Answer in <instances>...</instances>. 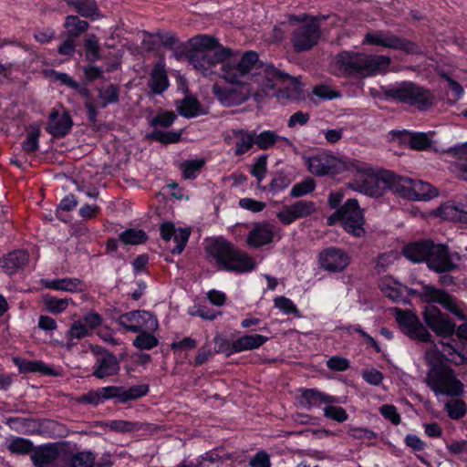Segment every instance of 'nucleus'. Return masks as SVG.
Returning <instances> with one entry per match:
<instances>
[{
    "instance_id": "56",
    "label": "nucleus",
    "mask_w": 467,
    "mask_h": 467,
    "mask_svg": "<svg viewBox=\"0 0 467 467\" xmlns=\"http://www.w3.org/2000/svg\"><path fill=\"white\" fill-rule=\"evenodd\" d=\"M324 415L337 422H343L348 419V414L343 408L332 405L324 408Z\"/></svg>"
},
{
    "instance_id": "59",
    "label": "nucleus",
    "mask_w": 467,
    "mask_h": 467,
    "mask_svg": "<svg viewBox=\"0 0 467 467\" xmlns=\"http://www.w3.org/2000/svg\"><path fill=\"white\" fill-rule=\"evenodd\" d=\"M88 335V330L86 326L80 322L76 321L72 324L70 329L67 332V337L72 338H83Z\"/></svg>"
},
{
    "instance_id": "2",
    "label": "nucleus",
    "mask_w": 467,
    "mask_h": 467,
    "mask_svg": "<svg viewBox=\"0 0 467 467\" xmlns=\"http://www.w3.org/2000/svg\"><path fill=\"white\" fill-rule=\"evenodd\" d=\"M187 57L203 76L217 73V67L221 65V77L226 81H236L256 60V52L246 51L240 56L229 47H220L218 51H191Z\"/></svg>"
},
{
    "instance_id": "7",
    "label": "nucleus",
    "mask_w": 467,
    "mask_h": 467,
    "mask_svg": "<svg viewBox=\"0 0 467 467\" xmlns=\"http://www.w3.org/2000/svg\"><path fill=\"white\" fill-rule=\"evenodd\" d=\"M425 382L436 395L461 397L464 393V384L450 366L429 369Z\"/></svg>"
},
{
    "instance_id": "33",
    "label": "nucleus",
    "mask_w": 467,
    "mask_h": 467,
    "mask_svg": "<svg viewBox=\"0 0 467 467\" xmlns=\"http://www.w3.org/2000/svg\"><path fill=\"white\" fill-rule=\"evenodd\" d=\"M64 27L68 37L77 38L88 31L89 24L76 15H68L65 17Z\"/></svg>"
},
{
    "instance_id": "38",
    "label": "nucleus",
    "mask_w": 467,
    "mask_h": 467,
    "mask_svg": "<svg viewBox=\"0 0 467 467\" xmlns=\"http://www.w3.org/2000/svg\"><path fill=\"white\" fill-rule=\"evenodd\" d=\"M14 363L19 368L21 372H36L39 371L46 375H52V369L39 361H26L20 358H14Z\"/></svg>"
},
{
    "instance_id": "27",
    "label": "nucleus",
    "mask_w": 467,
    "mask_h": 467,
    "mask_svg": "<svg viewBox=\"0 0 467 467\" xmlns=\"http://www.w3.org/2000/svg\"><path fill=\"white\" fill-rule=\"evenodd\" d=\"M427 290L430 291L429 295L433 302L442 305L447 310L454 314L458 318L462 320L466 319L464 314L460 311L453 298L448 293L442 290L435 289L433 287H427Z\"/></svg>"
},
{
    "instance_id": "6",
    "label": "nucleus",
    "mask_w": 467,
    "mask_h": 467,
    "mask_svg": "<svg viewBox=\"0 0 467 467\" xmlns=\"http://www.w3.org/2000/svg\"><path fill=\"white\" fill-rule=\"evenodd\" d=\"M288 20L299 24L291 33L290 40L295 52H307L318 44L322 31L317 17L306 14L300 16L290 15Z\"/></svg>"
},
{
    "instance_id": "53",
    "label": "nucleus",
    "mask_w": 467,
    "mask_h": 467,
    "mask_svg": "<svg viewBox=\"0 0 467 467\" xmlns=\"http://www.w3.org/2000/svg\"><path fill=\"white\" fill-rule=\"evenodd\" d=\"M95 457L91 452L81 451L72 455L71 467H93Z\"/></svg>"
},
{
    "instance_id": "20",
    "label": "nucleus",
    "mask_w": 467,
    "mask_h": 467,
    "mask_svg": "<svg viewBox=\"0 0 467 467\" xmlns=\"http://www.w3.org/2000/svg\"><path fill=\"white\" fill-rule=\"evenodd\" d=\"M73 125L70 115L64 111L59 115L58 110L53 109L49 115L47 130L55 138L66 136Z\"/></svg>"
},
{
    "instance_id": "15",
    "label": "nucleus",
    "mask_w": 467,
    "mask_h": 467,
    "mask_svg": "<svg viewBox=\"0 0 467 467\" xmlns=\"http://www.w3.org/2000/svg\"><path fill=\"white\" fill-rule=\"evenodd\" d=\"M317 209L316 203L308 200H300L290 205H285L276 213L279 221L285 224H291L297 219L307 217L315 213Z\"/></svg>"
},
{
    "instance_id": "44",
    "label": "nucleus",
    "mask_w": 467,
    "mask_h": 467,
    "mask_svg": "<svg viewBox=\"0 0 467 467\" xmlns=\"http://www.w3.org/2000/svg\"><path fill=\"white\" fill-rule=\"evenodd\" d=\"M149 392V386L147 384H140L124 389L121 387L120 402L125 403L130 400H137L145 396Z\"/></svg>"
},
{
    "instance_id": "37",
    "label": "nucleus",
    "mask_w": 467,
    "mask_h": 467,
    "mask_svg": "<svg viewBox=\"0 0 467 467\" xmlns=\"http://www.w3.org/2000/svg\"><path fill=\"white\" fill-rule=\"evenodd\" d=\"M302 398L308 407L318 406L323 403H335L337 401L335 397L324 394L317 389L302 390Z\"/></svg>"
},
{
    "instance_id": "40",
    "label": "nucleus",
    "mask_w": 467,
    "mask_h": 467,
    "mask_svg": "<svg viewBox=\"0 0 467 467\" xmlns=\"http://www.w3.org/2000/svg\"><path fill=\"white\" fill-rule=\"evenodd\" d=\"M119 240L124 244L137 245L145 243L148 236L143 230L140 229H128L119 234Z\"/></svg>"
},
{
    "instance_id": "13",
    "label": "nucleus",
    "mask_w": 467,
    "mask_h": 467,
    "mask_svg": "<svg viewBox=\"0 0 467 467\" xmlns=\"http://www.w3.org/2000/svg\"><path fill=\"white\" fill-rule=\"evenodd\" d=\"M91 351L97 357L94 377L104 379L119 373V363L115 355L99 346H91Z\"/></svg>"
},
{
    "instance_id": "14",
    "label": "nucleus",
    "mask_w": 467,
    "mask_h": 467,
    "mask_svg": "<svg viewBox=\"0 0 467 467\" xmlns=\"http://www.w3.org/2000/svg\"><path fill=\"white\" fill-rule=\"evenodd\" d=\"M423 319L427 326L437 335L441 337H450L455 332V323H453L446 314H443L434 306H427Z\"/></svg>"
},
{
    "instance_id": "18",
    "label": "nucleus",
    "mask_w": 467,
    "mask_h": 467,
    "mask_svg": "<svg viewBox=\"0 0 467 467\" xmlns=\"http://www.w3.org/2000/svg\"><path fill=\"white\" fill-rule=\"evenodd\" d=\"M308 171L316 176L333 173L337 169V160L328 154L320 153L311 157H304Z\"/></svg>"
},
{
    "instance_id": "61",
    "label": "nucleus",
    "mask_w": 467,
    "mask_h": 467,
    "mask_svg": "<svg viewBox=\"0 0 467 467\" xmlns=\"http://www.w3.org/2000/svg\"><path fill=\"white\" fill-rule=\"evenodd\" d=\"M451 151H452L459 158L456 163V168L458 170L460 178L467 181V153L458 152L456 148L451 150Z\"/></svg>"
},
{
    "instance_id": "29",
    "label": "nucleus",
    "mask_w": 467,
    "mask_h": 467,
    "mask_svg": "<svg viewBox=\"0 0 467 467\" xmlns=\"http://www.w3.org/2000/svg\"><path fill=\"white\" fill-rule=\"evenodd\" d=\"M154 94L162 93L168 87V77L164 67L157 64L150 72L148 83Z\"/></svg>"
},
{
    "instance_id": "30",
    "label": "nucleus",
    "mask_w": 467,
    "mask_h": 467,
    "mask_svg": "<svg viewBox=\"0 0 467 467\" xmlns=\"http://www.w3.org/2000/svg\"><path fill=\"white\" fill-rule=\"evenodd\" d=\"M45 286L49 289L67 291V292H81L85 289L84 282L78 278H62L52 281H46Z\"/></svg>"
},
{
    "instance_id": "16",
    "label": "nucleus",
    "mask_w": 467,
    "mask_h": 467,
    "mask_svg": "<svg viewBox=\"0 0 467 467\" xmlns=\"http://www.w3.org/2000/svg\"><path fill=\"white\" fill-rule=\"evenodd\" d=\"M319 263L327 271L341 272L349 264V258L343 250L330 247L320 253Z\"/></svg>"
},
{
    "instance_id": "8",
    "label": "nucleus",
    "mask_w": 467,
    "mask_h": 467,
    "mask_svg": "<svg viewBox=\"0 0 467 467\" xmlns=\"http://www.w3.org/2000/svg\"><path fill=\"white\" fill-rule=\"evenodd\" d=\"M341 226L346 232L355 237H361L365 234L363 227L365 219L356 199H348L340 208Z\"/></svg>"
},
{
    "instance_id": "1",
    "label": "nucleus",
    "mask_w": 467,
    "mask_h": 467,
    "mask_svg": "<svg viewBox=\"0 0 467 467\" xmlns=\"http://www.w3.org/2000/svg\"><path fill=\"white\" fill-rule=\"evenodd\" d=\"M228 82L237 87L226 88L214 84L213 93L223 106L233 107L244 103L250 97L260 100L274 94L278 84L290 82L296 85L298 79L272 64L260 61L256 53V60L249 65L247 72L239 76L236 81Z\"/></svg>"
},
{
    "instance_id": "47",
    "label": "nucleus",
    "mask_w": 467,
    "mask_h": 467,
    "mask_svg": "<svg viewBox=\"0 0 467 467\" xmlns=\"http://www.w3.org/2000/svg\"><path fill=\"white\" fill-rule=\"evenodd\" d=\"M204 166L203 160H193V161H186L181 164V169L182 170V176L184 179H194L196 174L201 171V169Z\"/></svg>"
},
{
    "instance_id": "11",
    "label": "nucleus",
    "mask_w": 467,
    "mask_h": 467,
    "mask_svg": "<svg viewBox=\"0 0 467 467\" xmlns=\"http://www.w3.org/2000/svg\"><path fill=\"white\" fill-rule=\"evenodd\" d=\"M348 186L359 192L369 196H380L387 189L386 174L378 176L373 173L358 171L353 182Z\"/></svg>"
},
{
    "instance_id": "48",
    "label": "nucleus",
    "mask_w": 467,
    "mask_h": 467,
    "mask_svg": "<svg viewBox=\"0 0 467 467\" xmlns=\"http://www.w3.org/2000/svg\"><path fill=\"white\" fill-rule=\"evenodd\" d=\"M44 303L46 305L47 309L54 314H59L66 310L68 306L69 300L68 299H58L51 296H44Z\"/></svg>"
},
{
    "instance_id": "57",
    "label": "nucleus",
    "mask_w": 467,
    "mask_h": 467,
    "mask_svg": "<svg viewBox=\"0 0 467 467\" xmlns=\"http://www.w3.org/2000/svg\"><path fill=\"white\" fill-rule=\"evenodd\" d=\"M40 130L35 129L28 132L26 140L23 142L22 148L26 152H35L38 149V138Z\"/></svg>"
},
{
    "instance_id": "10",
    "label": "nucleus",
    "mask_w": 467,
    "mask_h": 467,
    "mask_svg": "<svg viewBox=\"0 0 467 467\" xmlns=\"http://www.w3.org/2000/svg\"><path fill=\"white\" fill-rule=\"evenodd\" d=\"M396 321L405 333L411 338H417L422 342H431V335L420 323L418 317L409 310L393 308Z\"/></svg>"
},
{
    "instance_id": "54",
    "label": "nucleus",
    "mask_w": 467,
    "mask_h": 467,
    "mask_svg": "<svg viewBox=\"0 0 467 467\" xmlns=\"http://www.w3.org/2000/svg\"><path fill=\"white\" fill-rule=\"evenodd\" d=\"M177 116L173 111H164L158 113L152 119L150 120V125L154 128L161 127V128H169L176 119Z\"/></svg>"
},
{
    "instance_id": "50",
    "label": "nucleus",
    "mask_w": 467,
    "mask_h": 467,
    "mask_svg": "<svg viewBox=\"0 0 467 467\" xmlns=\"http://www.w3.org/2000/svg\"><path fill=\"white\" fill-rule=\"evenodd\" d=\"M8 450L12 453L27 454L33 450V443L24 438H16L9 443Z\"/></svg>"
},
{
    "instance_id": "31",
    "label": "nucleus",
    "mask_w": 467,
    "mask_h": 467,
    "mask_svg": "<svg viewBox=\"0 0 467 467\" xmlns=\"http://www.w3.org/2000/svg\"><path fill=\"white\" fill-rule=\"evenodd\" d=\"M385 40L384 47L401 50L407 54H416L420 52V47L416 43L396 35L388 33Z\"/></svg>"
},
{
    "instance_id": "39",
    "label": "nucleus",
    "mask_w": 467,
    "mask_h": 467,
    "mask_svg": "<svg viewBox=\"0 0 467 467\" xmlns=\"http://www.w3.org/2000/svg\"><path fill=\"white\" fill-rule=\"evenodd\" d=\"M99 99L101 100L100 108L104 109L109 104H115L119 99V88L118 85L110 84L105 88H99Z\"/></svg>"
},
{
    "instance_id": "24",
    "label": "nucleus",
    "mask_w": 467,
    "mask_h": 467,
    "mask_svg": "<svg viewBox=\"0 0 467 467\" xmlns=\"http://www.w3.org/2000/svg\"><path fill=\"white\" fill-rule=\"evenodd\" d=\"M387 188L394 193L410 200L413 180L407 177L396 175L394 173L386 174Z\"/></svg>"
},
{
    "instance_id": "62",
    "label": "nucleus",
    "mask_w": 467,
    "mask_h": 467,
    "mask_svg": "<svg viewBox=\"0 0 467 467\" xmlns=\"http://www.w3.org/2000/svg\"><path fill=\"white\" fill-rule=\"evenodd\" d=\"M239 205L246 210L254 213L261 212L265 209V203L260 201H256L251 198H243L239 201Z\"/></svg>"
},
{
    "instance_id": "63",
    "label": "nucleus",
    "mask_w": 467,
    "mask_h": 467,
    "mask_svg": "<svg viewBox=\"0 0 467 467\" xmlns=\"http://www.w3.org/2000/svg\"><path fill=\"white\" fill-rule=\"evenodd\" d=\"M328 368L334 371H344L348 368L349 361L340 357H332L327 361Z\"/></svg>"
},
{
    "instance_id": "51",
    "label": "nucleus",
    "mask_w": 467,
    "mask_h": 467,
    "mask_svg": "<svg viewBox=\"0 0 467 467\" xmlns=\"http://www.w3.org/2000/svg\"><path fill=\"white\" fill-rule=\"evenodd\" d=\"M315 181L311 178L306 179L305 181L295 184L291 190V196L298 198L312 192L315 190Z\"/></svg>"
},
{
    "instance_id": "42",
    "label": "nucleus",
    "mask_w": 467,
    "mask_h": 467,
    "mask_svg": "<svg viewBox=\"0 0 467 467\" xmlns=\"http://www.w3.org/2000/svg\"><path fill=\"white\" fill-rule=\"evenodd\" d=\"M431 343L432 344L431 348L425 352V359L427 364L430 366V369L446 366L443 364L444 360L447 359L445 354L438 349L436 344H434L432 340Z\"/></svg>"
},
{
    "instance_id": "35",
    "label": "nucleus",
    "mask_w": 467,
    "mask_h": 467,
    "mask_svg": "<svg viewBox=\"0 0 467 467\" xmlns=\"http://www.w3.org/2000/svg\"><path fill=\"white\" fill-rule=\"evenodd\" d=\"M437 195V190L430 183L413 180L410 200L427 201Z\"/></svg>"
},
{
    "instance_id": "23",
    "label": "nucleus",
    "mask_w": 467,
    "mask_h": 467,
    "mask_svg": "<svg viewBox=\"0 0 467 467\" xmlns=\"http://www.w3.org/2000/svg\"><path fill=\"white\" fill-rule=\"evenodd\" d=\"M29 260V254L25 250L10 252L0 260V267L5 273L12 275L21 268H24Z\"/></svg>"
},
{
    "instance_id": "12",
    "label": "nucleus",
    "mask_w": 467,
    "mask_h": 467,
    "mask_svg": "<svg viewBox=\"0 0 467 467\" xmlns=\"http://www.w3.org/2000/svg\"><path fill=\"white\" fill-rule=\"evenodd\" d=\"M454 259L459 260L460 257L457 254H449L447 245L433 243L427 265L438 273L449 272L457 268Z\"/></svg>"
},
{
    "instance_id": "26",
    "label": "nucleus",
    "mask_w": 467,
    "mask_h": 467,
    "mask_svg": "<svg viewBox=\"0 0 467 467\" xmlns=\"http://www.w3.org/2000/svg\"><path fill=\"white\" fill-rule=\"evenodd\" d=\"M427 290L430 291L429 295L433 302L442 305L447 310L454 314L458 318L462 320L466 319L464 314L460 311L453 298L448 293L442 290L435 289L433 287H427Z\"/></svg>"
},
{
    "instance_id": "19",
    "label": "nucleus",
    "mask_w": 467,
    "mask_h": 467,
    "mask_svg": "<svg viewBox=\"0 0 467 467\" xmlns=\"http://www.w3.org/2000/svg\"><path fill=\"white\" fill-rule=\"evenodd\" d=\"M273 238L274 226L268 223H257L249 232L246 243L250 247L259 248L270 244Z\"/></svg>"
},
{
    "instance_id": "43",
    "label": "nucleus",
    "mask_w": 467,
    "mask_h": 467,
    "mask_svg": "<svg viewBox=\"0 0 467 467\" xmlns=\"http://www.w3.org/2000/svg\"><path fill=\"white\" fill-rule=\"evenodd\" d=\"M154 331L140 332L133 341V346L140 350L151 349L158 346V338L152 335Z\"/></svg>"
},
{
    "instance_id": "21",
    "label": "nucleus",
    "mask_w": 467,
    "mask_h": 467,
    "mask_svg": "<svg viewBox=\"0 0 467 467\" xmlns=\"http://www.w3.org/2000/svg\"><path fill=\"white\" fill-rule=\"evenodd\" d=\"M232 138L236 139L234 154L241 156L249 151L254 145V131L249 132L245 130H233L232 134H227L224 137L226 143H230Z\"/></svg>"
},
{
    "instance_id": "4",
    "label": "nucleus",
    "mask_w": 467,
    "mask_h": 467,
    "mask_svg": "<svg viewBox=\"0 0 467 467\" xmlns=\"http://www.w3.org/2000/svg\"><path fill=\"white\" fill-rule=\"evenodd\" d=\"M205 251L210 260H214L220 268L227 271L244 273L255 266L254 260L245 252L223 238L211 240Z\"/></svg>"
},
{
    "instance_id": "17",
    "label": "nucleus",
    "mask_w": 467,
    "mask_h": 467,
    "mask_svg": "<svg viewBox=\"0 0 467 467\" xmlns=\"http://www.w3.org/2000/svg\"><path fill=\"white\" fill-rule=\"evenodd\" d=\"M160 231L161 238L164 241L169 242L173 239L177 244L171 250L172 254H181L183 251L191 234L189 228H181L176 230L171 222L163 223L160 227Z\"/></svg>"
},
{
    "instance_id": "22",
    "label": "nucleus",
    "mask_w": 467,
    "mask_h": 467,
    "mask_svg": "<svg viewBox=\"0 0 467 467\" xmlns=\"http://www.w3.org/2000/svg\"><path fill=\"white\" fill-rule=\"evenodd\" d=\"M433 241L423 240L407 244L403 249L404 255L414 263L428 261Z\"/></svg>"
},
{
    "instance_id": "9",
    "label": "nucleus",
    "mask_w": 467,
    "mask_h": 467,
    "mask_svg": "<svg viewBox=\"0 0 467 467\" xmlns=\"http://www.w3.org/2000/svg\"><path fill=\"white\" fill-rule=\"evenodd\" d=\"M118 324L125 330L134 333L156 331L159 327L156 317L144 310H133L121 315L118 319Z\"/></svg>"
},
{
    "instance_id": "28",
    "label": "nucleus",
    "mask_w": 467,
    "mask_h": 467,
    "mask_svg": "<svg viewBox=\"0 0 467 467\" xmlns=\"http://www.w3.org/2000/svg\"><path fill=\"white\" fill-rule=\"evenodd\" d=\"M427 290L430 291L429 295L433 302L442 305L447 310L454 314L458 318L462 320L466 319L464 314L460 311L453 298L448 293L442 290L435 289L433 287H427Z\"/></svg>"
},
{
    "instance_id": "60",
    "label": "nucleus",
    "mask_w": 467,
    "mask_h": 467,
    "mask_svg": "<svg viewBox=\"0 0 467 467\" xmlns=\"http://www.w3.org/2000/svg\"><path fill=\"white\" fill-rule=\"evenodd\" d=\"M249 465L251 467H271L270 455L264 451H260L250 459Z\"/></svg>"
},
{
    "instance_id": "52",
    "label": "nucleus",
    "mask_w": 467,
    "mask_h": 467,
    "mask_svg": "<svg viewBox=\"0 0 467 467\" xmlns=\"http://www.w3.org/2000/svg\"><path fill=\"white\" fill-rule=\"evenodd\" d=\"M182 132L180 131H161L155 130L150 137L157 141L164 144L175 143L181 140Z\"/></svg>"
},
{
    "instance_id": "34",
    "label": "nucleus",
    "mask_w": 467,
    "mask_h": 467,
    "mask_svg": "<svg viewBox=\"0 0 467 467\" xmlns=\"http://www.w3.org/2000/svg\"><path fill=\"white\" fill-rule=\"evenodd\" d=\"M266 341L267 337L259 334L245 335L234 341V350L241 352L255 349Z\"/></svg>"
},
{
    "instance_id": "32",
    "label": "nucleus",
    "mask_w": 467,
    "mask_h": 467,
    "mask_svg": "<svg viewBox=\"0 0 467 467\" xmlns=\"http://www.w3.org/2000/svg\"><path fill=\"white\" fill-rule=\"evenodd\" d=\"M277 141H283L288 146L293 145L289 139L278 136L275 131L265 130L259 134L254 132V144L257 145L260 150H268Z\"/></svg>"
},
{
    "instance_id": "25",
    "label": "nucleus",
    "mask_w": 467,
    "mask_h": 467,
    "mask_svg": "<svg viewBox=\"0 0 467 467\" xmlns=\"http://www.w3.org/2000/svg\"><path fill=\"white\" fill-rule=\"evenodd\" d=\"M79 16L90 19L102 17L95 0H64Z\"/></svg>"
},
{
    "instance_id": "64",
    "label": "nucleus",
    "mask_w": 467,
    "mask_h": 467,
    "mask_svg": "<svg viewBox=\"0 0 467 467\" xmlns=\"http://www.w3.org/2000/svg\"><path fill=\"white\" fill-rule=\"evenodd\" d=\"M266 171V156H260L252 168V174L260 182Z\"/></svg>"
},
{
    "instance_id": "46",
    "label": "nucleus",
    "mask_w": 467,
    "mask_h": 467,
    "mask_svg": "<svg viewBox=\"0 0 467 467\" xmlns=\"http://www.w3.org/2000/svg\"><path fill=\"white\" fill-rule=\"evenodd\" d=\"M195 48L192 51H218L223 47L217 39L209 36H201L194 38Z\"/></svg>"
},
{
    "instance_id": "58",
    "label": "nucleus",
    "mask_w": 467,
    "mask_h": 467,
    "mask_svg": "<svg viewBox=\"0 0 467 467\" xmlns=\"http://www.w3.org/2000/svg\"><path fill=\"white\" fill-rule=\"evenodd\" d=\"M380 413L384 418L390 420L391 423L398 425L400 423V415L398 413L394 405L385 404L379 409Z\"/></svg>"
},
{
    "instance_id": "3",
    "label": "nucleus",
    "mask_w": 467,
    "mask_h": 467,
    "mask_svg": "<svg viewBox=\"0 0 467 467\" xmlns=\"http://www.w3.org/2000/svg\"><path fill=\"white\" fill-rule=\"evenodd\" d=\"M337 69L345 76L368 77L386 73L391 64L388 56L341 51L334 58Z\"/></svg>"
},
{
    "instance_id": "45",
    "label": "nucleus",
    "mask_w": 467,
    "mask_h": 467,
    "mask_svg": "<svg viewBox=\"0 0 467 467\" xmlns=\"http://www.w3.org/2000/svg\"><path fill=\"white\" fill-rule=\"evenodd\" d=\"M86 49V58L93 63L100 58V47L97 36L93 34L89 35L84 42Z\"/></svg>"
},
{
    "instance_id": "36",
    "label": "nucleus",
    "mask_w": 467,
    "mask_h": 467,
    "mask_svg": "<svg viewBox=\"0 0 467 467\" xmlns=\"http://www.w3.org/2000/svg\"><path fill=\"white\" fill-rule=\"evenodd\" d=\"M176 105L178 112L185 118H192L202 113L200 102L192 96H187L183 99L178 100Z\"/></svg>"
},
{
    "instance_id": "49",
    "label": "nucleus",
    "mask_w": 467,
    "mask_h": 467,
    "mask_svg": "<svg viewBox=\"0 0 467 467\" xmlns=\"http://www.w3.org/2000/svg\"><path fill=\"white\" fill-rule=\"evenodd\" d=\"M409 145L416 150H426L431 145V140L426 133H414L410 137Z\"/></svg>"
},
{
    "instance_id": "41",
    "label": "nucleus",
    "mask_w": 467,
    "mask_h": 467,
    "mask_svg": "<svg viewBox=\"0 0 467 467\" xmlns=\"http://www.w3.org/2000/svg\"><path fill=\"white\" fill-rule=\"evenodd\" d=\"M445 410L451 419L460 420L465 416L467 405L462 400L452 399L445 404Z\"/></svg>"
},
{
    "instance_id": "55",
    "label": "nucleus",
    "mask_w": 467,
    "mask_h": 467,
    "mask_svg": "<svg viewBox=\"0 0 467 467\" xmlns=\"http://www.w3.org/2000/svg\"><path fill=\"white\" fill-rule=\"evenodd\" d=\"M275 306L283 311L285 314H294L300 317V313L296 305L287 297L279 296L275 299Z\"/></svg>"
},
{
    "instance_id": "5",
    "label": "nucleus",
    "mask_w": 467,
    "mask_h": 467,
    "mask_svg": "<svg viewBox=\"0 0 467 467\" xmlns=\"http://www.w3.org/2000/svg\"><path fill=\"white\" fill-rule=\"evenodd\" d=\"M379 97L409 105L419 111L431 110L437 103L436 96L414 82L404 81L391 88L381 87Z\"/></svg>"
}]
</instances>
